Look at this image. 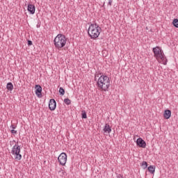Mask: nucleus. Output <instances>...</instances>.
Returning a JSON list of instances; mask_svg holds the SVG:
<instances>
[{"label":"nucleus","instance_id":"f03ea898","mask_svg":"<svg viewBox=\"0 0 178 178\" xmlns=\"http://www.w3.org/2000/svg\"><path fill=\"white\" fill-rule=\"evenodd\" d=\"M154 56L159 62V63H162L163 65L168 64V59L165 56V53H163V50L160 47H156L152 49Z\"/></svg>","mask_w":178,"mask_h":178},{"label":"nucleus","instance_id":"4468645a","mask_svg":"<svg viewBox=\"0 0 178 178\" xmlns=\"http://www.w3.org/2000/svg\"><path fill=\"white\" fill-rule=\"evenodd\" d=\"M6 88L7 90H8V91L13 90V84L12 83V82H9L7 83Z\"/></svg>","mask_w":178,"mask_h":178},{"label":"nucleus","instance_id":"9d476101","mask_svg":"<svg viewBox=\"0 0 178 178\" xmlns=\"http://www.w3.org/2000/svg\"><path fill=\"white\" fill-rule=\"evenodd\" d=\"M28 12H29V13L31 15H34V13H35V6L33 5V4H28Z\"/></svg>","mask_w":178,"mask_h":178},{"label":"nucleus","instance_id":"20e7f679","mask_svg":"<svg viewBox=\"0 0 178 178\" xmlns=\"http://www.w3.org/2000/svg\"><path fill=\"white\" fill-rule=\"evenodd\" d=\"M66 37L64 35L58 34L54 40L55 48L58 50L62 49L67 42Z\"/></svg>","mask_w":178,"mask_h":178},{"label":"nucleus","instance_id":"0eeeda50","mask_svg":"<svg viewBox=\"0 0 178 178\" xmlns=\"http://www.w3.org/2000/svg\"><path fill=\"white\" fill-rule=\"evenodd\" d=\"M35 94L38 98H41L42 97V88L40 85H35Z\"/></svg>","mask_w":178,"mask_h":178},{"label":"nucleus","instance_id":"f257e3e1","mask_svg":"<svg viewBox=\"0 0 178 178\" xmlns=\"http://www.w3.org/2000/svg\"><path fill=\"white\" fill-rule=\"evenodd\" d=\"M97 88L102 91H109V87H111V79L106 75H102L99 77L97 82Z\"/></svg>","mask_w":178,"mask_h":178},{"label":"nucleus","instance_id":"9b49d317","mask_svg":"<svg viewBox=\"0 0 178 178\" xmlns=\"http://www.w3.org/2000/svg\"><path fill=\"white\" fill-rule=\"evenodd\" d=\"M103 131H104V133H108V134H109L112 131V128H111L109 124H106L103 129Z\"/></svg>","mask_w":178,"mask_h":178},{"label":"nucleus","instance_id":"2eb2a0df","mask_svg":"<svg viewBox=\"0 0 178 178\" xmlns=\"http://www.w3.org/2000/svg\"><path fill=\"white\" fill-rule=\"evenodd\" d=\"M140 166H142L143 169H147V168H148V163L147 161H143Z\"/></svg>","mask_w":178,"mask_h":178},{"label":"nucleus","instance_id":"a878e982","mask_svg":"<svg viewBox=\"0 0 178 178\" xmlns=\"http://www.w3.org/2000/svg\"><path fill=\"white\" fill-rule=\"evenodd\" d=\"M37 27H38H38H40V26H39V25H37Z\"/></svg>","mask_w":178,"mask_h":178},{"label":"nucleus","instance_id":"6ab92c4d","mask_svg":"<svg viewBox=\"0 0 178 178\" xmlns=\"http://www.w3.org/2000/svg\"><path fill=\"white\" fill-rule=\"evenodd\" d=\"M82 119H87V113L86 112L82 113Z\"/></svg>","mask_w":178,"mask_h":178},{"label":"nucleus","instance_id":"5701e85b","mask_svg":"<svg viewBox=\"0 0 178 178\" xmlns=\"http://www.w3.org/2000/svg\"><path fill=\"white\" fill-rule=\"evenodd\" d=\"M28 45H33V42L31 40L28 41Z\"/></svg>","mask_w":178,"mask_h":178},{"label":"nucleus","instance_id":"b1692460","mask_svg":"<svg viewBox=\"0 0 178 178\" xmlns=\"http://www.w3.org/2000/svg\"><path fill=\"white\" fill-rule=\"evenodd\" d=\"M109 6H112V0H108V3Z\"/></svg>","mask_w":178,"mask_h":178},{"label":"nucleus","instance_id":"aec40b11","mask_svg":"<svg viewBox=\"0 0 178 178\" xmlns=\"http://www.w3.org/2000/svg\"><path fill=\"white\" fill-rule=\"evenodd\" d=\"M16 125H15V124H11L10 126V129H12V130H15V129H16Z\"/></svg>","mask_w":178,"mask_h":178},{"label":"nucleus","instance_id":"a211bd4d","mask_svg":"<svg viewBox=\"0 0 178 178\" xmlns=\"http://www.w3.org/2000/svg\"><path fill=\"white\" fill-rule=\"evenodd\" d=\"M59 93L60 94V95H65V89H63V88H60Z\"/></svg>","mask_w":178,"mask_h":178},{"label":"nucleus","instance_id":"6e6552de","mask_svg":"<svg viewBox=\"0 0 178 178\" xmlns=\"http://www.w3.org/2000/svg\"><path fill=\"white\" fill-rule=\"evenodd\" d=\"M136 145H138L140 148H145V147H147V143L141 138L136 140Z\"/></svg>","mask_w":178,"mask_h":178},{"label":"nucleus","instance_id":"f3484780","mask_svg":"<svg viewBox=\"0 0 178 178\" xmlns=\"http://www.w3.org/2000/svg\"><path fill=\"white\" fill-rule=\"evenodd\" d=\"M64 102L66 105H70V104H72V100H70L69 98H66L64 99Z\"/></svg>","mask_w":178,"mask_h":178},{"label":"nucleus","instance_id":"393cba45","mask_svg":"<svg viewBox=\"0 0 178 178\" xmlns=\"http://www.w3.org/2000/svg\"><path fill=\"white\" fill-rule=\"evenodd\" d=\"M58 172H59V173H60V172H63V170L62 168H60Z\"/></svg>","mask_w":178,"mask_h":178},{"label":"nucleus","instance_id":"4be33fe9","mask_svg":"<svg viewBox=\"0 0 178 178\" xmlns=\"http://www.w3.org/2000/svg\"><path fill=\"white\" fill-rule=\"evenodd\" d=\"M117 178H124L122 175L118 174Z\"/></svg>","mask_w":178,"mask_h":178},{"label":"nucleus","instance_id":"7ed1b4c3","mask_svg":"<svg viewBox=\"0 0 178 178\" xmlns=\"http://www.w3.org/2000/svg\"><path fill=\"white\" fill-rule=\"evenodd\" d=\"M101 27L99 25H98V24H90L88 29V35L91 40H97V38H98L101 34Z\"/></svg>","mask_w":178,"mask_h":178},{"label":"nucleus","instance_id":"f8f14e48","mask_svg":"<svg viewBox=\"0 0 178 178\" xmlns=\"http://www.w3.org/2000/svg\"><path fill=\"white\" fill-rule=\"evenodd\" d=\"M171 116H172V111L170 110H165L164 112L165 119H170Z\"/></svg>","mask_w":178,"mask_h":178},{"label":"nucleus","instance_id":"dca6fc26","mask_svg":"<svg viewBox=\"0 0 178 178\" xmlns=\"http://www.w3.org/2000/svg\"><path fill=\"white\" fill-rule=\"evenodd\" d=\"M172 24L174 27H176V29H178V19H174V20L172 21Z\"/></svg>","mask_w":178,"mask_h":178},{"label":"nucleus","instance_id":"423d86ee","mask_svg":"<svg viewBox=\"0 0 178 178\" xmlns=\"http://www.w3.org/2000/svg\"><path fill=\"white\" fill-rule=\"evenodd\" d=\"M58 161L61 166H65L67 162V154L65 152L61 153L58 157Z\"/></svg>","mask_w":178,"mask_h":178},{"label":"nucleus","instance_id":"39448f33","mask_svg":"<svg viewBox=\"0 0 178 178\" xmlns=\"http://www.w3.org/2000/svg\"><path fill=\"white\" fill-rule=\"evenodd\" d=\"M10 145H13V144L15 145L12 147L11 149V154L12 155H15V159L16 161H21L22 160V155L20 154L21 148L20 145H17V143H16V140H13V141H10Z\"/></svg>","mask_w":178,"mask_h":178},{"label":"nucleus","instance_id":"412c9836","mask_svg":"<svg viewBox=\"0 0 178 178\" xmlns=\"http://www.w3.org/2000/svg\"><path fill=\"white\" fill-rule=\"evenodd\" d=\"M11 134H17V131L15 130V129H12L11 130Z\"/></svg>","mask_w":178,"mask_h":178},{"label":"nucleus","instance_id":"ddd939ff","mask_svg":"<svg viewBox=\"0 0 178 178\" xmlns=\"http://www.w3.org/2000/svg\"><path fill=\"white\" fill-rule=\"evenodd\" d=\"M147 169L149 173H151L152 175H154L155 173V165H150L148 167Z\"/></svg>","mask_w":178,"mask_h":178},{"label":"nucleus","instance_id":"1a4fd4ad","mask_svg":"<svg viewBox=\"0 0 178 178\" xmlns=\"http://www.w3.org/2000/svg\"><path fill=\"white\" fill-rule=\"evenodd\" d=\"M49 108L50 111H55V109H56V102L54 99H50L49 103Z\"/></svg>","mask_w":178,"mask_h":178}]
</instances>
